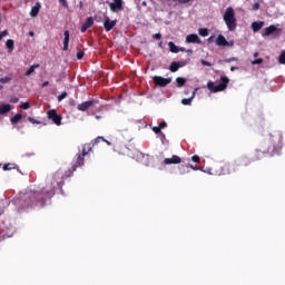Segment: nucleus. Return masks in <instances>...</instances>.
Instances as JSON below:
<instances>
[{"instance_id":"f257e3e1","label":"nucleus","mask_w":285,"mask_h":285,"mask_svg":"<svg viewBox=\"0 0 285 285\" xmlns=\"http://www.w3.org/2000/svg\"><path fill=\"white\" fill-rule=\"evenodd\" d=\"M55 196V186L47 187L40 191H32L24 198V204L27 208L35 206V204H39L40 206H45L46 199H51Z\"/></svg>"},{"instance_id":"f03ea898","label":"nucleus","mask_w":285,"mask_h":285,"mask_svg":"<svg viewBox=\"0 0 285 285\" xmlns=\"http://www.w3.org/2000/svg\"><path fill=\"white\" fill-rule=\"evenodd\" d=\"M265 146L266 148H264L263 155H275V153L281 151L284 146V136L278 131L271 134L268 139L265 141Z\"/></svg>"},{"instance_id":"7ed1b4c3","label":"nucleus","mask_w":285,"mask_h":285,"mask_svg":"<svg viewBox=\"0 0 285 285\" xmlns=\"http://www.w3.org/2000/svg\"><path fill=\"white\" fill-rule=\"evenodd\" d=\"M253 164V159L244 156L239 160L233 163L232 165L225 164L220 167L219 175H230L232 173H239L242 168H248Z\"/></svg>"},{"instance_id":"20e7f679","label":"nucleus","mask_w":285,"mask_h":285,"mask_svg":"<svg viewBox=\"0 0 285 285\" xmlns=\"http://www.w3.org/2000/svg\"><path fill=\"white\" fill-rule=\"evenodd\" d=\"M223 19L229 30V32H235L237 30V18L235 17V9L228 7L223 14Z\"/></svg>"},{"instance_id":"39448f33","label":"nucleus","mask_w":285,"mask_h":285,"mask_svg":"<svg viewBox=\"0 0 285 285\" xmlns=\"http://www.w3.org/2000/svg\"><path fill=\"white\" fill-rule=\"evenodd\" d=\"M220 81L222 82L216 86H215V82L209 81L207 83L208 90H210V92H222V91L226 90V88H228V83H230V80L228 79V77L222 76Z\"/></svg>"},{"instance_id":"423d86ee","label":"nucleus","mask_w":285,"mask_h":285,"mask_svg":"<svg viewBox=\"0 0 285 285\" xmlns=\"http://www.w3.org/2000/svg\"><path fill=\"white\" fill-rule=\"evenodd\" d=\"M153 81L155 86H158L159 88H166L168 83L173 82V78H164L161 76H154Z\"/></svg>"},{"instance_id":"0eeeda50","label":"nucleus","mask_w":285,"mask_h":285,"mask_svg":"<svg viewBox=\"0 0 285 285\" xmlns=\"http://www.w3.org/2000/svg\"><path fill=\"white\" fill-rule=\"evenodd\" d=\"M85 158H86V156H83V154L78 155L76 164L71 167V169H69L66 173V177H72V173H75V170H77V168L83 166Z\"/></svg>"},{"instance_id":"6e6552de","label":"nucleus","mask_w":285,"mask_h":285,"mask_svg":"<svg viewBox=\"0 0 285 285\" xmlns=\"http://www.w3.org/2000/svg\"><path fill=\"white\" fill-rule=\"evenodd\" d=\"M281 32L282 29L276 28L274 24H271L269 27H266L264 29L262 37H271V35H276L277 37H279Z\"/></svg>"},{"instance_id":"1a4fd4ad","label":"nucleus","mask_w":285,"mask_h":285,"mask_svg":"<svg viewBox=\"0 0 285 285\" xmlns=\"http://www.w3.org/2000/svg\"><path fill=\"white\" fill-rule=\"evenodd\" d=\"M48 119H50L51 121H53L56 124V126H61V116L59 114H57L56 109H50L48 112Z\"/></svg>"},{"instance_id":"9d476101","label":"nucleus","mask_w":285,"mask_h":285,"mask_svg":"<svg viewBox=\"0 0 285 285\" xmlns=\"http://www.w3.org/2000/svg\"><path fill=\"white\" fill-rule=\"evenodd\" d=\"M109 8L111 12H119L124 10V0H114V2L109 3Z\"/></svg>"},{"instance_id":"9b49d317","label":"nucleus","mask_w":285,"mask_h":285,"mask_svg":"<svg viewBox=\"0 0 285 285\" xmlns=\"http://www.w3.org/2000/svg\"><path fill=\"white\" fill-rule=\"evenodd\" d=\"M117 26V20H110L108 16L105 17L104 28L106 32H110Z\"/></svg>"},{"instance_id":"f8f14e48","label":"nucleus","mask_w":285,"mask_h":285,"mask_svg":"<svg viewBox=\"0 0 285 285\" xmlns=\"http://www.w3.org/2000/svg\"><path fill=\"white\" fill-rule=\"evenodd\" d=\"M164 164L165 166H170L173 164H181V157L173 155L171 158H165Z\"/></svg>"},{"instance_id":"ddd939ff","label":"nucleus","mask_w":285,"mask_h":285,"mask_svg":"<svg viewBox=\"0 0 285 285\" xmlns=\"http://www.w3.org/2000/svg\"><path fill=\"white\" fill-rule=\"evenodd\" d=\"M95 24V19H92V17L87 18V20L82 23L80 31L83 33L86 32V30H88V28H92V26Z\"/></svg>"},{"instance_id":"4468645a","label":"nucleus","mask_w":285,"mask_h":285,"mask_svg":"<svg viewBox=\"0 0 285 285\" xmlns=\"http://www.w3.org/2000/svg\"><path fill=\"white\" fill-rule=\"evenodd\" d=\"M186 43H202V39L197 33H191L186 37Z\"/></svg>"},{"instance_id":"2eb2a0df","label":"nucleus","mask_w":285,"mask_h":285,"mask_svg":"<svg viewBox=\"0 0 285 285\" xmlns=\"http://www.w3.org/2000/svg\"><path fill=\"white\" fill-rule=\"evenodd\" d=\"M90 106H95V100H88L78 105V110H80V112H86Z\"/></svg>"},{"instance_id":"dca6fc26","label":"nucleus","mask_w":285,"mask_h":285,"mask_svg":"<svg viewBox=\"0 0 285 285\" xmlns=\"http://www.w3.org/2000/svg\"><path fill=\"white\" fill-rule=\"evenodd\" d=\"M197 90H199V88H195L189 98H184L181 100L183 106H190L193 104V100L195 99V95H197Z\"/></svg>"},{"instance_id":"f3484780","label":"nucleus","mask_w":285,"mask_h":285,"mask_svg":"<svg viewBox=\"0 0 285 285\" xmlns=\"http://www.w3.org/2000/svg\"><path fill=\"white\" fill-rule=\"evenodd\" d=\"M2 170L8 171V170H19V165L14 163H8L2 166Z\"/></svg>"},{"instance_id":"a211bd4d","label":"nucleus","mask_w":285,"mask_h":285,"mask_svg":"<svg viewBox=\"0 0 285 285\" xmlns=\"http://www.w3.org/2000/svg\"><path fill=\"white\" fill-rule=\"evenodd\" d=\"M264 28V21H254L252 23L253 32H259Z\"/></svg>"},{"instance_id":"6ab92c4d","label":"nucleus","mask_w":285,"mask_h":285,"mask_svg":"<svg viewBox=\"0 0 285 285\" xmlns=\"http://www.w3.org/2000/svg\"><path fill=\"white\" fill-rule=\"evenodd\" d=\"M65 35V39H63V50H68V46H70V31L69 30H66L63 32Z\"/></svg>"},{"instance_id":"aec40b11","label":"nucleus","mask_w":285,"mask_h":285,"mask_svg":"<svg viewBox=\"0 0 285 285\" xmlns=\"http://www.w3.org/2000/svg\"><path fill=\"white\" fill-rule=\"evenodd\" d=\"M216 46H229L228 40L223 35H219L216 39Z\"/></svg>"},{"instance_id":"412c9836","label":"nucleus","mask_w":285,"mask_h":285,"mask_svg":"<svg viewBox=\"0 0 285 285\" xmlns=\"http://www.w3.org/2000/svg\"><path fill=\"white\" fill-rule=\"evenodd\" d=\"M10 110H12V106L4 104V105H0V115H8V112H10Z\"/></svg>"},{"instance_id":"4be33fe9","label":"nucleus","mask_w":285,"mask_h":285,"mask_svg":"<svg viewBox=\"0 0 285 285\" xmlns=\"http://www.w3.org/2000/svg\"><path fill=\"white\" fill-rule=\"evenodd\" d=\"M59 177H62L60 171H57L55 175H53V180H51V184L55 185L57 184L58 188H61V181L57 180L59 179Z\"/></svg>"},{"instance_id":"5701e85b","label":"nucleus","mask_w":285,"mask_h":285,"mask_svg":"<svg viewBox=\"0 0 285 285\" xmlns=\"http://www.w3.org/2000/svg\"><path fill=\"white\" fill-rule=\"evenodd\" d=\"M180 175H186L187 173H190V166L189 165H180L178 167Z\"/></svg>"},{"instance_id":"b1692460","label":"nucleus","mask_w":285,"mask_h":285,"mask_svg":"<svg viewBox=\"0 0 285 285\" xmlns=\"http://www.w3.org/2000/svg\"><path fill=\"white\" fill-rule=\"evenodd\" d=\"M41 65L36 63L29 67V69L26 71V77H30V75H32V72H35V70H37V68H40Z\"/></svg>"},{"instance_id":"393cba45","label":"nucleus","mask_w":285,"mask_h":285,"mask_svg":"<svg viewBox=\"0 0 285 285\" xmlns=\"http://www.w3.org/2000/svg\"><path fill=\"white\" fill-rule=\"evenodd\" d=\"M92 142L90 144H86L82 148V155L86 157V155H88V153H90V150H92Z\"/></svg>"},{"instance_id":"a878e982","label":"nucleus","mask_w":285,"mask_h":285,"mask_svg":"<svg viewBox=\"0 0 285 285\" xmlns=\"http://www.w3.org/2000/svg\"><path fill=\"white\" fill-rule=\"evenodd\" d=\"M177 88H184L186 86V78L178 77L176 78Z\"/></svg>"},{"instance_id":"bb28decb","label":"nucleus","mask_w":285,"mask_h":285,"mask_svg":"<svg viewBox=\"0 0 285 285\" xmlns=\"http://www.w3.org/2000/svg\"><path fill=\"white\" fill-rule=\"evenodd\" d=\"M168 46H169L170 52H174V53L179 52V47H177V45H175V42L170 41V42H168Z\"/></svg>"},{"instance_id":"cd10ccee","label":"nucleus","mask_w":285,"mask_h":285,"mask_svg":"<svg viewBox=\"0 0 285 285\" xmlns=\"http://www.w3.org/2000/svg\"><path fill=\"white\" fill-rule=\"evenodd\" d=\"M169 70L170 72H177V70H179V62L178 61L171 62L169 66Z\"/></svg>"},{"instance_id":"c85d7f7f","label":"nucleus","mask_w":285,"mask_h":285,"mask_svg":"<svg viewBox=\"0 0 285 285\" xmlns=\"http://www.w3.org/2000/svg\"><path fill=\"white\" fill-rule=\"evenodd\" d=\"M6 46L9 50V52H12V50H14V40L8 39L7 42H6Z\"/></svg>"},{"instance_id":"c756f323","label":"nucleus","mask_w":285,"mask_h":285,"mask_svg":"<svg viewBox=\"0 0 285 285\" xmlns=\"http://www.w3.org/2000/svg\"><path fill=\"white\" fill-rule=\"evenodd\" d=\"M22 118H23V115L17 114L14 117L10 119V121L11 124H19V121H21Z\"/></svg>"},{"instance_id":"7c9ffc66","label":"nucleus","mask_w":285,"mask_h":285,"mask_svg":"<svg viewBox=\"0 0 285 285\" xmlns=\"http://www.w3.org/2000/svg\"><path fill=\"white\" fill-rule=\"evenodd\" d=\"M39 8L40 7H37V6L31 8V11H30L31 17H37V14H39Z\"/></svg>"},{"instance_id":"2f4dec72","label":"nucleus","mask_w":285,"mask_h":285,"mask_svg":"<svg viewBox=\"0 0 285 285\" xmlns=\"http://www.w3.org/2000/svg\"><path fill=\"white\" fill-rule=\"evenodd\" d=\"M10 81H12V77L10 76L0 78V83H10Z\"/></svg>"},{"instance_id":"473e14b6","label":"nucleus","mask_w":285,"mask_h":285,"mask_svg":"<svg viewBox=\"0 0 285 285\" xmlns=\"http://www.w3.org/2000/svg\"><path fill=\"white\" fill-rule=\"evenodd\" d=\"M198 33L200 35V37H208V30L206 28H200L198 30Z\"/></svg>"},{"instance_id":"72a5a7b5","label":"nucleus","mask_w":285,"mask_h":285,"mask_svg":"<svg viewBox=\"0 0 285 285\" xmlns=\"http://www.w3.org/2000/svg\"><path fill=\"white\" fill-rule=\"evenodd\" d=\"M100 141H105V138L101 136H98L95 140L91 141V145L96 146V144H99Z\"/></svg>"},{"instance_id":"f704fd0d","label":"nucleus","mask_w":285,"mask_h":285,"mask_svg":"<svg viewBox=\"0 0 285 285\" xmlns=\"http://www.w3.org/2000/svg\"><path fill=\"white\" fill-rule=\"evenodd\" d=\"M261 63H264V59L258 58L252 61V66H259Z\"/></svg>"},{"instance_id":"c9c22d12","label":"nucleus","mask_w":285,"mask_h":285,"mask_svg":"<svg viewBox=\"0 0 285 285\" xmlns=\"http://www.w3.org/2000/svg\"><path fill=\"white\" fill-rule=\"evenodd\" d=\"M153 132H155V135H160L161 134V127L156 126L151 128Z\"/></svg>"},{"instance_id":"e433bc0d","label":"nucleus","mask_w":285,"mask_h":285,"mask_svg":"<svg viewBox=\"0 0 285 285\" xmlns=\"http://www.w3.org/2000/svg\"><path fill=\"white\" fill-rule=\"evenodd\" d=\"M224 61H225V63H233V61H239V59L236 57H232V58L225 59Z\"/></svg>"},{"instance_id":"4c0bfd02","label":"nucleus","mask_w":285,"mask_h":285,"mask_svg":"<svg viewBox=\"0 0 285 285\" xmlns=\"http://www.w3.org/2000/svg\"><path fill=\"white\" fill-rule=\"evenodd\" d=\"M68 97V92L63 91L61 95L58 96V101H63Z\"/></svg>"},{"instance_id":"58836bf2","label":"nucleus","mask_w":285,"mask_h":285,"mask_svg":"<svg viewBox=\"0 0 285 285\" xmlns=\"http://www.w3.org/2000/svg\"><path fill=\"white\" fill-rule=\"evenodd\" d=\"M191 161H194V164H199L202 161V158H199V156H197V155H194L191 157Z\"/></svg>"},{"instance_id":"ea45409f","label":"nucleus","mask_w":285,"mask_h":285,"mask_svg":"<svg viewBox=\"0 0 285 285\" xmlns=\"http://www.w3.org/2000/svg\"><path fill=\"white\" fill-rule=\"evenodd\" d=\"M279 63L285 65V51H283L278 58Z\"/></svg>"},{"instance_id":"a19ab883","label":"nucleus","mask_w":285,"mask_h":285,"mask_svg":"<svg viewBox=\"0 0 285 285\" xmlns=\"http://www.w3.org/2000/svg\"><path fill=\"white\" fill-rule=\"evenodd\" d=\"M20 108H22V110H28V108H30V102H22Z\"/></svg>"},{"instance_id":"79ce46f5","label":"nucleus","mask_w":285,"mask_h":285,"mask_svg":"<svg viewBox=\"0 0 285 285\" xmlns=\"http://www.w3.org/2000/svg\"><path fill=\"white\" fill-rule=\"evenodd\" d=\"M85 52L83 51H78L77 52V59L79 60V61H81V59H83V57H85Z\"/></svg>"},{"instance_id":"37998d69","label":"nucleus","mask_w":285,"mask_h":285,"mask_svg":"<svg viewBox=\"0 0 285 285\" xmlns=\"http://www.w3.org/2000/svg\"><path fill=\"white\" fill-rule=\"evenodd\" d=\"M27 119H28V121H30V124H38V125L41 124V121H39L32 117H28Z\"/></svg>"},{"instance_id":"c03bdc74","label":"nucleus","mask_w":285,"mask_h":285,"mask_svg":"<svg viewBox=\"0 0 285 285\" xmlns=\"http://www.w3.org/2000/svg\"><path fill=\"white\" fill-rule=\"evenodd\" d=\"M202 66H207L208 68L213 67V63H210L208 60H202Z\"/></svg>"},{"instance_id":"a18cd8bd","label":"nucleus","mask_w":285,"mask_h":285,"mask_svg":"<svg viewBox=\"0 0 285 285\" xmlns=\"http://www.w3.org/2000/svg\"><path fill=\"white\" fill-rule=\"evenodd\" d=\"M3 37H8V29L0 32V41L3 39Z\"/></svg>"},{"instance_id":"49530a36","label":"nucleus","mask_w":285,"mask_h":285,"mask_svg":"<svg viewBox=\"0 0 285 285\" xmlns=\"http://www.w3.org/2000/svg\"><path fill=\"white\" fill-rule=\"evenodd\" d=\"M10 104H19V98L18 97H12L10 98Z\"/></svg>"},{"instance_id":"de8ad7c7","label":"nucleus","mask_w":285,"mask_h":285,"mask_svg":"<svg viewBox=\"0 0 285 285\" xmlns=\"http://www.w3.org/2000/svg\"><path fill=\"white\" fill-rule=\"evenodd\" d=\"M259 155H262V151L256 150V153H255L256 158L253 161H259Z\"/></svg>"},{"instance_id":"09e8293b","label":"nucleus","mask_w":285,"mask_h":285,"mask_svg":"<svg viewBox=\"0 0 285 285\" xmlns=\"http://www.w3.org/2000/svg\"><path fill=\"white\" fill-rule=\"evenodd\" d=\"M252 10L257 11L259 10V2L253 4Z\"/></svg>"},{"instance_id":"8fccbe9b","label":"nucleus","mask_w":285,"mask_h":285,"mask_svg":"<svg viewBox=\"0 0 285 285\" xmlns=\"http://www.w3.org/2000/svg\"><path fill=\"white\" fill-rule=\"evenodd\" d=\"M166 126H168V124H166V121H161L158 127L161 129L166 128Z\"/></svg>"},{"instance_id":"3c124183","label":"nucleus","mask_w":285,"mask_h":285,"mask_svg":"<svg viewBox=\"0 0 285 285\" xmlns=\"http://www.w3.org/2000/svg\"><path fill=\"white\" fill-rule=\"evenodd\" d=\"M59 3H61V6H63V8H68V1L59 0Z\"/></svg>"},{"instance_id":"603ef678","label":"nucleus","mask_w":285,"mask_h":285,"mask_svg":"<svg viewBox=\"0 0 285 285\" xmlns=\"http://www.w3.org/2000/svg\"><path fill=\"white\" fill-rule=\"evenodd\" d=\"M188 62H186V61H179L178 62V69L179 68H184V66H186Z\"/></svg>"},{"instance_id":"864d4df0","label":"nucleus","mask_w":285,"mask_h":285,"mask_svg":"<svg viewBox=\"0 0 285 285\" xmlns=\"http://www.w3.org/2000/svg\"><path fill=\"white\" fill-rule=\"evenodd\" d=\"M207 42H208V43H214V42H215V36H210V37L207 39Z\"/></svg>"},{"instance_id":"5fc2aeb1","label":"nucleus","mask_w":285,"mask_h":285,"mask_svg":"<svg viewBox=\"0 0 285 285\" xmlns=\"http://www.w3.org/2000/svg\"><path fill=\"white\" fill-rule=\"evenodd\" d=\"M154 39H157V40L161 39V33H155Z\"/></svg>"},{"instance_id":"6e6d98bb","label":"nucleus","mask_w":285,"mask_h":285,"mask_svg":"<svg viewBox=\"0 0 285 285\" xmlns=\"http://www.w3.org/2000/svg\"><path fill=\"white\" fill-rule=\"evenodd\" d=\"M47 86H50V81L42 82L41 88H46Z\"/></svg>"},{"instance_id":"4d7b16f0","label":"nucleus","mask_w":285,"mask_h":285,"mask_svg":"<svg viewBox=\"0 0 285 285\" xmlns=\"http://www.w3.org/2000/svg\"><path fill=\"white\" fill-rule=\"evenodd\" d=\"M189 166V168H191L193 170H199V168H197V167H195V166H193V165H188Z\"/></svg>"},{"instance_id":"13d9d810","label":"nucleus","mask_w":285,"mask_h":285,"mask_svg":"<svg viewBox=\"0 0 285 285\" xmlns=\"http://www.w3.org/2000/svg\"><path fill=\"white\" fill-rule=\"evenodd\" d=\"M102 141H105V144H107V146H112V144L110 141L106 140V138Z\"/></svg>"},{"instance_id":"bf43d9fd","label":"nucleus","mask_w":285,"mask_h":285,"mask_svg":"<svg viewBox=\"0 0 285 285\" xmlns=\"http://www.w3.org/2000/svg\"><path fill=\"white\" fill-rule=\"evenodd\" d=\"M178 50H179L180 52H186V48H184V47L178 48Z\"/></svg>"},{"instance_id":"052dcab7","label":"nucleus","mask_w":285,"mask_h":285,"mask_svg":"<svg viewBox=\"0 0 285 285\" xmlns=\"http://www.w3.org/2000/svg\"><path fill=\"white\" fill-rule=\"evenodd\" d=\"M184 95H190V90L186 89V90L184 91Z\"/></svg>"},{"instance_id":"680f3d73","label":"nucleus","mask_w":285,"mask_h":285,"mask_svg":"<svg viewBox=\"0 0 285 285\" xmlns=\"http://www.w3.org/2000/svg\"><path fill=\"white\" fill-rule=\"evenodd\" d=\"M235 70H237V67H230L232 72H235Z\"/></svg>"},{"instance_id":"e2e57ef3","label":"nucleus","mask_w":285,"mask_h":285,"mask_svg":"<svg viewBox=\"0 0 285 285\" xmlns=\"http://www.w3.org/2000/svg\"><path fill=\"white\" fill-rule=\"evenodd\" d=\"M29 37H35V31H29Z\"/></svg>"},{"instance_id":"0e129e2a","label":"nucleus","mask_w":285,"mask_h":285,"mask_svg":"<svg viewBox=\"0 0 285 285\" xmlns=\"http://www.w3.org/2000/svg\"><path fill=\"white\" fill-rule=\"evenodd\" d=\"M254 57L255 58L259 57V52H254Z\"/></svg>"},{"instance_id":"69168bd1","label":"nucleus","mask_w":285,"mask_h":285,"mask_svg":"<svg viewBox=\"0 0 285 285\" xmlns=\"http://www.w3.org/2000/svg\"><path fill=\"white\" fill-rule=\"evenodd\" d=\"M228 43H229V45H227V46H234L235 42L230 41V42H228Z\"/></svg>"},{"instance_id":"338daca9","label":"nucleus","mask_w":285,"mask_h":285,"mask_svg":"<svg viewBox=\"0 0 285 285\" xmlns=\"http://www.w3.org/2000/svg\"><path fill=\"white\" fill-rule=\"evenodd\" d=\"M187 52H190V53H193V49H188V50H187Z\"/></svg>"},{"instance_id":"774afa93","label":"nucleus","mask_w":285,"mask_h":285,"mask_svg":"<svg viewBox=\"0 0 285 285\" xmlns=\"http://www.w3.org/2000/svg\"><path fill=\"white\" fill-rule=\"evenodd\" d=\"M96 119H101V116H96Z\"/></svg>"}]
</instances>
